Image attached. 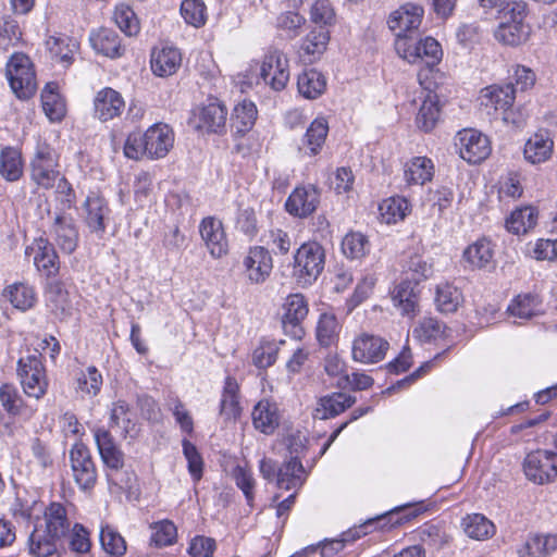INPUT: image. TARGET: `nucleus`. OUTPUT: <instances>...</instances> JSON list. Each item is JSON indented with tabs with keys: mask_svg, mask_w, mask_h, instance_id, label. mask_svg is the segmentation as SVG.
I'll use <instances>...</instances> for the list:
<instances>
[{
	"mask_svg": "<svg viewBox=\"0 0 557 557\" xmlns=\"http://www.w3.org/2000/svg\"><path fill=\"white\" fill-rule=\"evenodd\" d=\"M58 156L55 151L47 144L38 145L35 156L30 163V177L33 182L45 189L52 188L59 180L58 188L64 193L72 188L64 177H60L58 170Z\"/></svg>",
	"mask_w": 557,
	"mask_h": 557,
	"instance_id": "obj_1",
	"label": "nucleus"
},
{
	"mask_svg": "<svg viewBox=\"0 0 557 557\" xmlns=\"http://www.w3.org/2000/svg\"><path fill=\"white\" fill-rule=\"evenodd\" d=\"M5 75L14 95L21 100L32 98L37 90L34 64L29 57L15 52L5 66Z\"/></svg>",
	"mask_w": 557,
	"mask_h": 557,
	"instance_id": "obj_2",
	"label": "nucleus"
},
{
	"mask_svg": "<svg viewBox=\"0 0 557 557\" xmlns=\"http://www.w3.org/2000/svg\"><path fill=\"white\" fill-rule=\"evenodd\" d=\"M16 372L26 396L39 400L47 394L49 380L40 354L20 358Z\"/></svg>",
	"mask_w": 557,
	"mask_h": 557,
	"instance_id": "obj_3",
	"label": "nucleus"
},
{
	"mask_svg": "<svg viewBox=\"0 0 557 557\" xmlns=\"http://www.w3.org/2000/svg\"><path fill=\"white\" fill-rule=\"evenodd\" d=\"M525 478L537 485L557 481V453L548 449H535L527 454L522 462Z\"/></svg>",
	"mask_w": 557,
	"mask_h": 557,
	"instance_id": "obj_4",
	"label": "nucleus"
},
{
	"mask_svg": "<svg viewBox=\"0 0 557 557\" xmlns=\"http://www.w3.org/2000/svg\"><path fill=\"white\" fill-rule=\"evenodd\" d=\"M324 259V249L319 243L302 244L294 257V269L298 281L306 285L313 283L323 271Z\"/></svg>",
	"mask_w": 557,
	"mask_h": 557,
	"instance_id": "obj_5",
	"label": "nucleus"
},
{
	"mask_svg": "<svg viewBox=\"0 0 557 557\" xmlns=\"http://www.w3.org/2000/svg\"><path fill=\"white\" fill-rule=\"evenodd\" d=\"M70 462L74 482L81 491L90 492L97 483V467L89 448L76 443L70 449Z\"/></svg>",
	"mask_w": 557,
	"mask_h": 557,
	"instance_id": "obj_6",
	"label": "nucleus"
},
{
	"mask_svg": "<svg viewBox=\"0 0 557 557\" xmlns=\"http://www.w3.org/2000/svg\"><path fill=\"white\" fill-rule=\"evenodd\" d=\"M94 438L101 461L107 470L106 476L110 485H119L114 474L123 469L125 463L124 453L115 443L109 430L97 428L94 430Z\"/></svg>",
	"mask_w": 557,
	"mask_h": 557,
	"instance_id": "obj_7",
	"label": "nucleus"
},
{
	"mask_svg": "<svg viewBox=\"0 0 557 557\" xmlns=\"http://www.w3.org/2000/svg\"><path fill=\"white\" fill-rule=\"evenodd\" d=\"M398 54L409 63L424 62L426 65L436 64L442 58V49L437 40L432 37H425L413 40L396 39L395 42Z\"/></svg>",
	"mask_w": 557,
	"mask_h": 557,
	"instance_id": "obj_8",
	"label": "nucleus"
},
{
	"mask_svg": "<svg viewBox=\"0 0 557 557\" xmlns=\"http://www.w3.org/2000/svg\"><path fill=\"white\" fill-rule=\"evenodd\" d=\"M455 146L460 158L473 164L484 161L492 151L487 136L473 128L459 131L455 137Z\"/></svg>",
	"mask_w": 557,
	"mask_h": 557,
	"instance_id": "obj_9",
	"label": "nucleus"
},
{
	"mask_svg": "<svg viewBox=\"0 0 557 557\" xmlns=\"http://www.w3.org/2000/svg\"><path fill=\"white\" fill-rule=\"evenodd\" d=\"M260 76L273 90H283L289 81L286 54L277 49L269 50L261 62Z\"/></svg>",
	"mask_w": 557,
	"mask_h": 557,
	"instance_id": "obj_10",
	"label": "nucleus"
},
{
	"mask_svg": "<svg viewBox=\"0 0 557 557\" xmlns=\"http://www.w3.org/2000/svg\"><path fill=\"white\" fill-rule=\"evenodd\" d=\"M516 99V90L512 83L500 86L492 85L481 90V104L486 108H492L495 111L502 110L504 113L503 120L506 123H512L516 126L522 124V120H515L511 117V110Z\"/></svg>",
	"mask_w": 557,
	"mask_h": 557,
	"instance_id": "obj_11",
	"label": "nucleus"
},
{
	"mask_svg": "<svg viewBox=\"0 0 557 557\" xmlns=\"http://www.w3.org/2000/svg\"><path fill=\"white\" fill-rule=\"evenodd\" d=\"M424 10L416 3H405L391 13L388 26L397 39H410L421 25Z\"/></svg>",
	"mask_w": 557,
	"mask_h": 557,
	"instance_id": "obj_12",
	"label": "nucleus"
},
{
	"mask_svg": "<svg viewBox=\"0 0 557 557\" xmlns=\"http://www.w3.org/2000/svg\"><path fill=\"white\" fill-rule=\"evenodd\" d=\"M283 311L282 326L285 334L300 339L305 334L301 324L309 312L305 296L301 294L288 295L283 304Z\"/></svg>",
	"mask_w": 557,
	"mask_h": 557,
	"instance_id": "obj_13",
	"label": "nucleus"
},
{
	"mask_svg": "<svg viewBox=\"0 0 557 557\" xmlns=\"http://www.w3.org/2000/svg\"><path fill=\"white\" fill-rule=\"evenodd\" d=\"M49 234L64 253L71 255L78 245V230L71 214L54 213Z\"/></svg>",
	"mask_w": 557,
	"mask_h": 557,
	"instance_id": "obj_14",
	"label": "nucleus"
},
{
	"mask_svg": "<svg viewBox=\"0 0 557 557\" xmlns=\"http://www.w3.org/2000/svg\"><path fill=\"white\" fill-rule=\"evenodd\" d=\"M388 342L384 338L362 333L352 342V359L361 363H376L384 359L388 349Z\"/></svg>",
	"mask_w": 557,
	"mask_h": 557,
	"instance_id": "obj_15",
	"label": "nucleus"
},
{
	"mask_svg": "<svg viewBox=\"0 0 557 557\" xmlns=\"http://www.w3.org/2000/svg\"><path fill=\"white\" fill-rule=\"evenodd\" d=\"M247 278L252 284L264 283L273 269L270 251L262 246L250 247L243 260Z\"/></svg>",
	"mask_w": 557,
	"mask_h": 557,
	"instance_id": "obj_16",
	"label": "nucleus"
},
{
	"mask_svg": "<svg viewBox=\"0 0 557 557\" xmlns=\"http://www.w3.org/2000/svg\"><path fill=\"white\" fill-rule=\"evenodd\" d=\"M199 233L212 258L219 259L228 252V242L222 222L213 216L205 218Z\"/></svg>",
	"mask_w": 557,
	"mask_h": 557,
	"instance_id": "obj_17",
	"label": "nucleus"
},
{
	"mask_svg": "<svg viewBox=\"0 0 557 557\" xmlns=\"http://www.w3.org/2000/svg\"><path fill=\"white\" fill-rule=\"evenodd\" d=\"M320 203V193L313 185L296 187L288 196L286 211L298 218L311 215Z\"/></svg>",
	"mask_w": 557,
	"mask_h": 557,
	"instance_id": "obj_18",
	"label": "nucleus"
},
{
	"mask_svg": "<svg viewBox=\"0 0 557 557\" xmlns=\"http://www.w3.org/2000/svg\"><path fill=\"white\" fill-rule=\"evenodd\" d=\"M25 255L34 256L35 267L47 277L58 274L60 269L59 256L54 246L47 238L35 239L30 246L26 247Z\"/></svg>",
	"mask_w": 557,
	"mask_h": 557,
	"instance_id": "obj_19",
	"label": "nucleus"
},
{
	"mask_svg": "<svg viewBox=\"0 0 557 557\" xmlns=\"http://www.w3.org/2000/svg\"><path fill=\"white\" fill-rule=\"evenodd\" d=\"M110 428L116 430L123 438H135L139 432L136 413L123 399L112 403L109 417Z\"/></svg>",
	"mask_w": 557,
	"mask_h": 557,
	"instance_id": "obj_20",
	"label": "nucleus"
},
{
	"mask_svg": "<svg viewBox=\"0 0 557 557\" xmlns=\"http://www.w3.org/2000/svg\"><path fill=\"white\" fill-rule=\"evenodd\" d=\"M226 115V108L222 103L214 100L196 109L193 113L191 121L195 127L198 129L219 133L225 127Z\"/></svg>",
	"mask_w": 557,
	"mask_h": 557,
	"instance_id": "obj_21",
	"label": "nucleus"
},
{
	"mask_svg": "<svg viewBox=\"0 0 557 557\" xmlns=\"http://www.w3.org/2000/svg\"><path fill=\"white\" fill-rule=\"evenodd\" d=\"M494 245L486 237H482L467 246L462 259L471 270L491 271L495 268Z\"/></svg>",
	"mask_w": 557,
	"mask_h": 557,
	"instance_id": "obj_22",
	"label": "nucleus"
},
{
	"mask_svg": "<svg viewBox=\"0 0 557 557\" xmlns=\"http://www.w3.org/2000/svg\"><path fill=\"white\" fill-rule=\"evenodd\" d=\"M147 156L150 159L165 157L174 144V133L166 125L157 123L150 126L145 133Z\"/></svg>",
	"mask_w": 557,
	"mask_h": 557,
	"instance_id": "obj_23",
	"label": "nucleus"
},
{
	"mask_svg": "<svg viewBox=\"0 0 557 557\" xmlns=\"http://www.w3.org/2000/svg\"><path fill=\"white\" fill-rule=\"evenodd\" d=\"M125 101L121 94L111 87H104L96 94L94 99L95 115L107 122L122 114Z\"/></svg>",
	"mask_w": 557,
	"mask_h": 557,
	"instance_id": "obj_24",
	"label": "nucleus"
},
{
	"mask_svg": "<svg viewBox=\"0 0 557 557\" xmlns=\"http://www.w3.org/2000/svg\"><path fill=\"white\" fill-rule=\"evenodd\" d=\"M37 524L61 542L70 533L72 527L65 506L57 502L51 503L45 509L44 523Z\"/></svg>",
	"mask_w": 557,
	"mask_h": 557,
	"instance_id": "obj_25",
	"label": "nucleus"
},
{
	"mask_svg": "<svg viewBox=\"0 0 557 557\" xmlns=\"http://www.w3.org/2000/svg\"><path fill=\"white\" fill-rule=\"evenodd\" d=\"M252 424L259 432L271 435L280 425L281 414L276 403L270 399L258 401L251 412Z\"/></svg>",
	"mask_w": 557,
	"mask_h": 557,
	"instance_id": "obj_26",
	"label": "nucleus"
},
{
	"mask_svg": "<svg viewBox=\"0 0 557 557\" xmlns=\"http://www.w3.org/2000/svg\"><path fill=\"white\" fill-rule=\"evenodd\" d=\"M182 64V54L174 47L156 48L151 52L150 66L154 75L168 77L177 72Z\"/></svg>",
	"mask_w": 557,
	"mask_h": 557,
	"instance_id": "obj_27",
	"label": "nucleus"
},
{
	"mask_svg": "<svg viewBox=\"0 0 557 557\" xmlns=\"http://www.w3.org/2000/svg\"><path fill=\"white\" fill-rule=\"evenodd\" d=\"M554 141L546 129L534 133L525 143L523 154L528 162L540 164L547 161L553 153Z\"/></svg>",
	"mask_w": 557,
	"mask_h": 557,
	"instance_id": "obj_28",
	"label": "nucleus"
},
{
	"mask_svg": "<svg viewBox=\"0 0 557 557\" xmlns=\"http://www.w3.org/2000/svg\"><path fill=\"white\" fill-rule=\"evenodd\" d=\"M356 403V397L345 393H332L321 397L313 411V418L319 420H326L334 418L346 409L350 408Z\"/></svg>",
	"mask_w": 557,
	"mask_h": 557,
	"instance_id": "obj_29",
	"label": "nucleus"
},
{
	"mask_svg": "<svg viewBox=\"0 0 557 557\" xmlns=\"http://www.w3.org/2000/svg\"><path fill=\"white\" fill-rule=\"evenodd\" d=\"M89 41L94 50L109 58H120L124 53L120 36L110 28H99L91 32Z\"/></svg>",
	"mask_w": 557,
	"mask_h": 557,
	"instance_id": "obj_30",
	"label": "nucleus"
},
{
	"mask_svg": "<svg viewBox=\"0 0 557 557\" xmlns=\"http://www.w3.org/2000/svg\"><path fill=\"white\" fill-rule=\"evenodd\" d=\"M557 550V533L530 535L518 549L519 557H547Z\"/></svg>",
	"mask_w": 557,
	"mask_h": 557,
	"instance_id": "obj_31",
	"label": "nucleus"
},
{
	"mask_svg": "<svg viewBox=\"0 0 557 557\" xmlns=\"http://www.w3.org/2000/svg\"><path fill=\"white\" fill-rule=\"evenodd\" d=\"M417 285L400 278V282L392 292V300L403 315L413 318L419 312L418 295L414 290Z\"/></svg>",
	"mask_w": 557,
	"mask_h": 557,
	"instance_id": "obj_32",
	"label": "nucleus"
},
{
	"mask_svg": "<svg viewBox=\"0 0 557 557\" xmlns=\"http://www.w3.org/2000/svg\"><path fill=\"white\" fill-rule=\"evenodd\" d=\"M240 413L239 385L235 377L226 376L220 401V414L225 420H235Z\"/></svg>",
	"mask_w": 557,
	"mask_h": 557,
	"instance_id": "obj_33",
	"label": "nucleus"
},
{
	"mask_svg": "<svg viewBox=\"0 0 557 557\" xmlns=\"http://www.w3.org/2000/svg\"><path fill=\"white\" fill-rule=\"evenodd\" d=\"M307 473L297 457L285 461L277 470L276 485L280 488H299L306 481Z\"/></svg>",
	"mask_w": 557,
	"mask_h": 557,
	"instance_id": "obj_34",
	"label": "nucleus"
},
{
	"mask_svg": "<svg viewBox=\"0 0 557 557\" xmlns=\"http://www.w3.org/2000/svg\"><path fill=\"white\" fill-rule=\"evenodd\" d=\"M86 215L85 223L91 232L102 235L106 231L104 219L109 214V208L103 198L88 196L84 203Z\"/></svg>",
	"mask_w": 557,
	"mask_h": 557,
	"instance_id": "obj_35",
	"label": "nucleus"
},
{
	"mask_svg": "<svg viewBox=\"0 0 557 557\" xmlns=\"http://www.w3.org/2000/svg\"><path fill=\"white\" fill-rule=\"evenodd\" d=\"M60 543L61 541L36 524L28 537V552L34 557H50L58 550Z\"/></svg>",
	"mask_w": 557,
	"mask_h": 557,
	"instance_id": "obj_36",
	"label": "nucleus"
},
{
	"mask_svg": "<svg viewBox=\"0 0 557 557\" xmlns=\"http://www.w3.org/2000/svg\"><path fill=\"white\" fill-rule=\"evenodd\" d=\"M297 88L304 98L317 99L326 89V78L315 69L305 70L298 75Z\"/></svg>",
	"mask_w": 557,
	"mask_h": 557,
	"instance_id": "obj_37",
	"label": "nucleus"
},
{
	"mask_svg": "<svg viewBox=\"0 0 557 557\" xmlns=\"http://www.w3.org/2000/svg\"><path fill=\"white\" fill-rule=\"evenodd\" d=\"M434 174V164L426 157H414L409 160L404 170L405 181L409 185H423L431 181Z\"/></svg>",
	"mask_w": 557,
	"mask_h": 557,
	"instance_id": "obj_38",
	"label": "nucleus"
},
{
	"mask_svg": "<svg viewBox=\"0 0 557 557\" xmlns=\"http://www.w3.org/2000/svg\"><path fill=\"white\" fill-rule=\"evenodd\" d=\"M330 39L329 29L314 27L302 38L300 49L310 61H315L326 51Z\"/></svg>",
	"mask_w": 557,
	"mask_h": 557,
	"instance_id": "obj_39",
	"label": "nucleus"
},
{
	"mask_svg": "<svg viewBox=\"0 0 557 557\" xmlns=\"http://www.w3.org/2000/svg\"><path fill=\"white\" fill-rule=\"evenodd\" d=\"M58 88L57 83L50 82L45 86L41 92L42 109L52 122L61 121L66 113L65 102L59 95Z\"/></svg>",
	"mask_w": 557,
	"mask_h": 557,
	"instance_id": "obj_40",
	"label": "nucleus"
},
{
	"mask_svg": "<svg viewBox=\"0 0 557 557\" xmlns=\"http://www.w3.org/2000/svg\"><path fill=\"white\" fill-rule=\"evenodd\" d=\"M531 35L530 25L498 24L494 30L495 39L509 47H519L525 44Z\"/></svg>",
	"mask_w": 557,
	"mask_h": 557,
	"instance_id": "obj_41",
	"label": "nucleus"
},
{
	"mask_svg": "<svg viewBox=\"0 0 557 557\" xmlns=\"http://www.w3.org/2000/svg\"><path fill=\"white\" fill-rule=\"evenodd\" d=\"M0 175L8 182H15L23 175L21 152L13 147L0 151Z\"/></svg>",
	"mask_w": 557,
	"mask_h": 557,
	"instance_id": "obj_42",
	"label": "nucleus"
},
{
	"mask_svg": "<svg viewBox=\"0 0 557 557\" xmlns=\"http://www.w3.org/2000/svg\"><path fill=\"white\" fill-rule=\"evenodd\" d=\"M46 45L52 58L59 61L63 66H69L74 58L78 45L75 40L66 36H50Z\"/></svg>",
	"mask_w": 557,
	"mask_h": 557,
	"instance_id": "obj_43",
	"label": "nucleus"
},
{
	"mask_svg": "<svg viewBox=\"0 0 557 557\" xmlns=\"http://www.w3.org/2000/svg\"><path fill=\"white\" fill-rule=\"evenodd\" d=\"M462 527L469 537L478 541L487 540L496 532L494 523L481 513L468 515L462 520Z\"/></svg>",
	"mask_w": 557,
	"mask_h": 557,
	"instance_id": "obj_44",
	"label": "nucleus"
},
{
	"mask_svg": "<svg viewBox=\"0 0 557 557\" xmlns=\"http://www.w3.org/2000/svg\"><path fill=\"white\" fill-rule=\"evenodd\" d=\"M463 300L462 293L454 285L445 282L436 286L435 304L443 313H453Z\"/></svg>",
	"mask_w": 557,
	"mask_h": 557,
	"instance_id": "obj_45",
	"label": "nucleus"
},
{
	"mask_svg": "<svg viewBox=\"0 0 557 557\" xmlns=\"http://www.w3.org/2000/svg\"><path fill=\"white\" fill-rule=\"evenodd\" d=\"M381 220L386 224H395L410 212L408 200L400 196L389 197L379 207Z\"/></svg>",
	"mask_w": 557,
	"mask_h": 557,
	"instance_id": "obj_46",
	"label": "nucleus"
},
{
	"mask_svg": "<svg viewBox=\"0 0 557 557\" xmlns=\"http://www.w3.org/2000/svg\"><path fill=\"white\" fill-rule=\"evenodd\" d=\"M432 274V265L428 263L421 256H410L403 264L401 277L414 285L429 278Z\"/></svg>",
	"mask_w": 557,
	"mask_h": 557,
	"instance_id": "obj_47",
	"label": "nucleus"
},
{
	"mask_svg": "<svg viewBox=\"0 0 557 557\" xmlns=\"http://www.w3.org/2000/svg\"><path fill=\"white\" fill-rule=\"evenodd\" d=\"M329 133V124L325 119L313 120L308 127L302 144L309 149V156H315L322 149Z\"/></svg>",
	"mask_w": 557,
	"mask_h": 557,
	"instance_id": "obj_48",
	"label": "nucleus"
},
{
	"mask_svg": "<svg viewBox=\"0 0 557 557\" xmlns=\"http://www.w3.org/2000/svg\"><path fill=\"white\" fill-rule=\"evenodd\" d=\"M3 296L13 305L14 308L26 311L34 307L36 295L33 287L16 283L8 286L3 290Z\"/></svg>",
	"mask_w": 557,
	"mask_h": 557,
	"instance_id": "obj_49",
	"label": "nucleus"
},
{
	"mask_svg": "<svg viewBox=\"0 0 557 557\" xmlns=\"http://www.w3.org/2000/svg\"><path fill=\"white\" fill-rule=\"evenodd\" d=\"M536 224V213L532 207H523L511 212L506 227L516 235L524 234Z\"/></svg>",
	"mask_w": 557,
	"mask_h": 557,
	"instance_id": "obj_50",
	"label": "nucleus"
},
{
	"mask_svg": "<svg viewBox=\"0 0 557 557\" xmlns=\"http://www.w3.org/2000/svg\"><path fill=\"white\" fill-rule=\"evenodd\" d=\"M446 326L434 318H424L412 331V337L420 343H433L443 338Z\"/></svg>",
	"mask_w": 557,
	"mask_h": 557,
	"instance_id": "obj_51",
	"label": "nucleus"
},
{
	"mask_svg": "<svg viewBox=\"0 0 557 557\" xmlns=\"http://www.w3.org/2000/svg\"><path fill=\"white\" fill-rule=\"evenodd\" d=\"M540 300L532 294H520L509 304L507 311L519 319H530L540 310Z\"/></svg>",
	"mask_w": 557,
	"mask_h": 557,
	"instance_id": "obj_52",
	"label": "nucleus"
},
{
	"mask_svg": "<svg viewBox=\"0 0 557 557\" xmlns=\"http://www.w3.org/2000/svg\"><path fill=\"white\" fill-rule=\"evenodd\" d=\"M258 111L252 101L243 100L233 111L232 122L238 133H247L257 120Z\"/></svg>",
	"mask_w": 557,
	"mask_h": 557,
	"instance_id": "obj_53",
	"label": "nucleus"
},
{
	"mask_svg": "<svg viewBox=\"0 0 557 557\" xmlns=\"http://www.w3.org/2000/svg\"><path fill=\"white\" fill-rule=\"evenodd\" d=\"M309 17L317 27L324 29L336 24V12L330 0H315L310 7Z\"/></svg>",
	"mask_w": 557,
	"mask_h": 557,
	"instance_id": "obj_54",
	"label": "nucleus"
},
{
	"mask_svg": "<svg viewBox=\"0 0 557 557\" xmlns=\"http://www.w3.org/2000/svg\"><path fill=\"white\" fill-rule=\"evenodd\" d=\"M440 119V107L435 96H428L422 102L418 115L417 125L424 132L432 131Z\"/></svg>",
	"mask_w": 557,
	"mask_h": 557,
	"instance_id": "obj_55",
	"label": "nucleus"
},
{
	"mask_svg": "<svg viewBox=\"0 0 557 557\" xmlns=\"http://www.w3.org/2000/svg\"><path fill=\"white\" fill-rule=\"evenodd\" d=\"M421 543L436 550L443 548L450 541V536L437 524L425 523L417 531Z\"/></svg>",
	"mask_w": 557,
	"mask_h": 557,
	"instance_id": "obj_56",
	"label": "nucleus"
},
{
	"mask_svg": "<svg viewBox=\"0 0 557 557\" xmlns=\"http://www.w3.org/2000/svg\"><path fill=\"white\" fill-rule=\"evenodd\" d=\"M369 240L360 232H350L342 240V251L349 259H360L369 252Z\"/></svg>",
	"mask_w": 557,
	"mask_h": 557,
	"instance_id": "obj_57",
	"label": "nucleus"
},
{
	"mask_svg": "<svg viewBox=\"0 0 557 557\" xmlns=\"http://www.w3.org/2000/svg\"><path fill=\"white\" fill-rule=\"evenodd\" d=\"M181 15L188 25L199 28L207 22V7L202 0H184Z\"/></svg>",
	"mask_w": 557,
	"mask_h": 557,
	"instance_id": "obj_58",
	"label": "nucleus"
},
{
	"mask_svg": "<svg viewBox=\"0 0 557 557\" xmlns=\"http://www.w3.org/2000/svg\"><path fill=\"white\" fill-rule=\"evenodd\" d=\"M47 298L52 311L57 314H66L72 308L70 294L61 282H53L47 290Z\"/></svg>",
	"mask_w": 557,
	"mask_h": 557,
	"instance_id": "obj_59",
	"label": "nucleus"
},
{
	"mask_svg": "<svg viewBox=\"0 0 557 557\" xmlns=\"http://www.w3.org/2000/svg\"><path fill=\"white\" fill-rule=\"evenodd\" d=\"M339 332V324L333 313H322L317 325V338L322 346H330L334 343Z\"/></svg>",
	"mask_w": 557,
	"mask_h": 557,
	"instance_id": "obj_60",
	"label": "nucleus"
},
{
	"mask_svg": "<svg viewBox=\"0 0 557 557\" xmlns=\"http://www.w3.org/2000/svg\"><path fill=\"white\" fill-rule=\"evenodd\" d=\"M102 548L112 556H122L126 552L124 537L110 525H104L100 531Z\"/></svg>",
	"mask_w": 557,
	"mask_h": 557,
	"instance_id": "obj_61",
	"label": "nucleus"
},
{
	"mask_svg": "<svg viewBox=\"0 0 557 557\" xmlns=\"http://www.w3.org/2000/svg\"><path fill=\"white\" fill-rule=\"evenodd\" d=\"M114 21L119 28L127 36L137 35L139 32V22L134 11L125 4H120L114 11Z\"/></svg>",
	"mask_w": 557,
	"mask_h": 557,
	"instance_id": "obj_62",
	"label": "nucleus"
},
{
	"mask_svg": "<svg viewBox=\"0 0 557 557\" xmlns=\"http://www.w3.org/2000/svg\"><path fill=\"white\" fill-rule=\"evenodd\" d=\"M0 403L9 414L18 416L22 413L24 399L13 384L7 383L0 386Z\"/></svg>",
	"mask_w": 557,
	"mask_h": 557,
	"instance_id": "obj_63",
	"label": "nucleus"
},
{
	"mask_svg": "<svg viewBox=\"0 0 557 557\" xmlns=\"http://www.w3.org/2000/svg\"><path fill=\"white\" fill-rule=\"evenodd\" d=\"M22 37L17 23L10 17H0V50L8 51L16 46Z\"/></svg>",
	"mask_w": 557,
	"mask_h": 557,
	"instance_id": "obj_64",
	"label": "nucleus"
}]
</instances>
